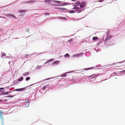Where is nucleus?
<instances>
[{
    "label": "nucleus",
    "instance_id": "obj_1",
    "mask_svg": "<svg viewBox=\"0 0 125 125\" xmlns=\"http://www.w3.org/2000/svg\"><path fill=\"white\" fill-rule=\"evenodd\" d=\"M73 6H74V7L73 8H72V9H74L76 10H75V12H77V13H80L82 10V8H81L80 7H78L77 5H73Z\"/></svg>",
    "mask_w": 125,
    "mask_h": 125
},
{
    "label": "nucleus",
    "instance_id": "obj_2",
    "mask_svg": "<svg viewBox=\"0 0 125 125\" xmlns=\"http://www.w3.org/2000/svg\"><path fill=\"white\" fill-rule=\"evenodd\" d=\"M75 3L76 4L80 5V7L81 8H84L86 5L85 2V1H82L81 3L80 1H77L75 2Z\"/></svg>",
    "mask_w": 125,
    "mask_h": 125
},
{
    "label": "nucleus",
    "instance_id": "obj_3",
    "mask_svg": "<svg viewBox=\"0 0 125 125\" xmlns=\"http://www.w3.org/2000/svg\"><path fill=\"white\" fill-rule=\"evenodd\" d=\"M6 15L9 17H10V18H16V17L14 15L11 14H7Z\"/></svg>",
    "mask_w": 125,
    "mask_h": 125
},
{
    "label": "nucleus",
    "instance_id": "obj_4",
    "mask_svg": "<svg viewBox=\"0 0 125 125\" xmlns=\"http://www.w3.org/2000/svg\"><path fill=\"white\" fill-rule=\"evenodd\" d=\"M113 36L111 35H110L109 36L107 37L105 39V41L108 40L109 39H110Z\"/></svg>",
    "mask_w": 125,
    "mask_h": 125
},
{
    "label": "nucleus",
    "instance_id": "obj_5",
    "mask_svg": "<svg viewBox=\"0 0 125 125\" xmlns=\"http://www.w3.org/2000/svg\"><path fill=\"white\" fill-rule=\"evenodd\" d=\"M3 113L1 112H0V117L2 121L3 120V117L2 116V115H3Z\"/></svg>",
    "mask_w": 125,
    "mask_h": 125
},
{
    "label": "nucleus",
    "instance_id": "obj_6",
    "mask_svg": "<svg viewBox=\"0 0 125 125\" xmlns=\"http://www.w3.org/2000/svg\"><path fill=\"white\" fill-rule=\"evenodd\" d=\"M25 89V88H20V89H17L15 90L14 91H21L22 90H24V89Z\"/></svg>",
    "mask_w": 125,
    "mask_h": 125
},
{
    "label": "nucleus",
    "instance_id": "obj_7",
    "mask_svg": "<svg viewBox=\"0 0 125 125\" xmlns=\"http://www.w3.org/2000/svg\"><path fill=\"white\" fill-rule=\"evenodd\" d=\"M52 1L51 0H45V2L46 3L49 4V3L51 2Z\"/></svg>",
    "mask_w": 125,
    "mask_h": 125
},
{
    "label": "nucleus",
    "instance_id": "obj_8",
    "mask_svg": "<svg viewBox=\"0 0 125 125\" xmlns=\"http://www.w3.org/2000/svg\"><path fill=\"white\" fill-rule=\"evenodd\" d=\"M5 91V90L3 88H0V92L2 93L3 92Z\"/></svg>",
    "mask_w": 125,
    "mask_h": 125
},
{
    "label": "nucleus",
    "instance_id": "obj_9",
    "mask_svg": "<svg viewBox=\"0 0 125 125\" xmlns=\"http://www.w3.org/2000/svg\"><path fill=\"white\" fill-rule=\"evenodd\" d=\"M29 73L28 72L24 73L22 74V75L23 76H24L28 75Z\"/></svg>",
    "mask_w": 125,
    "mask_h": 125
},
{
    "label": "nucleus",
    "instance_id": "obj_10",
    "mask_svg": "<svg viewBox=\"0 0 125 125\" xmlns=\"http://www.w3.org/2000/svg\"><path fill=\"white\" fill-rule=\"evenodd\" d=\"M52 1H53L55 3H61V1H56V0H52Z\"/></svg>",
    "mask_w": 125,
    "mask_h": 125
},
{
    "label": "nucleus",
    "instance_id": "obj_11",
    "mask_svg": "<svg viewBox=\"0 0 125 125\" xmlns=\"http://www.w3.org/2000/svg\"><path fill=\"white\" fill-rule=\"evenodd\" d=\"M58 9L59 10H65V8H58Z\"/></svg>",
    "mask_w": 125,
    "mask_h": 125
},
{
    "label": "nucleus",
    "instance_id": "obj_12",
    "mask_svg": "<svg viewBox=\"0 0 125 125\" xmlns=\"http://www.w3.org/2000/svg\"><path fill=\"white\" fill-rule=\"evenodd\" d=\"M98 38L97 37H94L93 38V40L94 41H95L98 39Z\"/></svg>",
    "mask_w": 125,
    "mask_h": 125
},
{
    "label": "nucleus",
    "instance_id": "obj_13",
    "mask_svg": "<svg viewBox=\"0 0 125 125\" xmlns=\"http://www.w3.org/2000/svg\"><path fill=\"white\" fill-rule=\"evenodd\" d=\"M53 60V59H50V60H48V61H46L45 62V63H46L48 62H50L51 61H52Z\"/></svg>",
    "mask_w": 125,
    "mask_h": 125
},
{
    "label": "nucleus",
    "instance_id": "obj_14",
    "mask_svg": "<svg viewBox=\"0 0 125 125\" xmlns=\"http://www.w3.org/2000/svg\"><path fill=\"white\" fill-rule=\"evenodd\" d=\"M75 12V11H73V10L70 11H68V12L69 13H74Z\"/></svg>",
    "mask_w": 125,
    "mask_h": 125
},
{
    "label": "nucleus",
    "instance_id": "obj_15",
    "mask_svg": "<svg viewBox=\"0 0 125 125\" xmlns=\"http://www.w3.org/2000/svg\"><path fill=\"white\" fill-rule=\"evenodd\" d=\"M110 32V31L109 30L107 31V32H106L107 35H109Z\"/></svg>",
    "mask_w": 125,
    "mask_h": 125
},
{
    "label": "nucleus",
    "instance_id": "obj_16",
    "mask_svg": "<svg viewBox=\"0 0 125 125\" xmlns=\"http://www.w3.org/2000/svg\"><path fill=\"white\" fill-rule=\"evenodd\" d=\"M59 62V61H56L54 62L53 63L54 64H57Z\"/></svg>",
    "mask_w": 125,
    "mask_h": 125
},
{
    "label": "nucleus",
    "instance_id": "obj_17",
    "mask_svg": "<svg viewBox=\"0 0 125 125\" xmlns=\"http://www.w3.org/2000/svg\"><path fill=\"white\" fill-rule=\"evenodd\" d=\"M30 79V78L29 77H27L26 78V81H28Z\"/></svg>",
    "mask_w": 125,
    "mask_h": 125
},
{
    "label": "nucleus",
    "instance_id": "obj_18",
    "mask_svg": "<svg viewBox=\"0 0 125 125\" xmlns=\"http://www.w3.org/2000/svg\"><path fill=\"white\" fill-rule=\"evenodd\" d=\"M64 56L65 57H69L70 55L68 53H67L66 54L64 55Z\"/></svg>",
    "mask_w": 125,
    "mask_h": 125
},
{
    "label": "nucleus",
    "instance_id": "obj_19",
    "mask_svg": "<svg viewBox=\"0 0 125 125\" xmlns=\"http://www.w3.org/2000/svg\"><path fill=\"white\" fill-rule=\"evenodd\" d=\"M26 31L27 32H28L30 31V30L29 28H27L26 29Z\"/></svg>",
    "mask_w": 125,
    "mask_h": 125
},
{
    "label": "nucleus",
    "instance_id": "obj_20",
    "mask_svg": "<svg viewBox=\"0 0 125 125\" xmlns=\"http://www.w3.org/2000/svg\"><path fill=\"white\" fill-rule=\"evenodd\" d=\"M6 55V53H3L2 54V55L1 57H2L3 56H5Z\"/></svg>",
    "mask_w": 125,
    "mask_h": 125
},
{
    "label": "nucleus",
    "instance_id": "obj_21",
    "mask_svg": "<svg viewBox=\"0 0 125 125\" xmlns=\"http://www.w3.org/2000/svg\"><path fill=\"white\" fill-rule=\"evenodd\" d=\"M46 87V86H44L42 88V89H45Z\"/></svg>",
    "mask_w": 125,
    "mask_h": 125
},
{
    "label": "nucleus",
    "instance_id": "obj_22",
    "mask_svg": "<svg viewBox=\"0 0 125 125\" xmlns=\"http://www.w3.org/2000/svg\"><path fill=\"white\" fill-rule=\"evenodd\" d=\"M41 66H37V69H39L40 68H41Z\"/></svg>",
    "mask_w": 125,
    "mask_h": 125
},
{
    "label": "nucleus",
    "instance_id": "obj_23",
    "mask_svg": "<svg viewBox=\"0 0 125 125\" xmlns=\"http://www.w3.org/2000/svg\"><path fill=\"white\" fill-rule=\"evenodd\" d=\"M25 12V11L24 10H21L20 11V12L21 13H22V12Z\"/></svg>",
    "mask_w": 125,
    "mask_h": 125
},
{
    "label": "nucleus",
    "instance_id": "obj_24",
    "mask_svg": "<svg viewBox=\"0 0 125 125\" xmlns=\"http://www.w3.org/2000/svg\"><path fill=\"white\" fill-rule=\"evenodd\" d=\"M66 75V74H64L62 75H61L62 77H65V76Z\"/></svg>",
    "mask_w": 125,
    "mask_h": 125
},
{
    "label": "nucleus",
    "instance_id": "obj_25",
    "mask_svg": "<svg viewBox=\"0 0 125 125\" xmlns=\"http://www.w3.org/2000/svg\"><path fill=\"white\" fill-rule=\"evenodd\" d=\"M44 14L46 15H49V13H45Z\"/></svg>",
    "mask_w": 125,
    "mask_h": 125
},
{
    "label": "nucleus",
    "instance_id": "obj_26",
    "mask_svg": "<svg viewBox=\"0 0 125 125\" xmlns=\"http://www.w3.org/2000/svg\"><path fill=\"white\" fill-rule=\"evenodd\" d=\"M32 1H27V2H26V3H30Z\"/></svg>",
    "mask_w": 125,
    "mask_h": 125
},
{
    "label": "nucleus",
    "instance_id": "obj_27",
    "mask_svg": "<svg viewBox=\"0 0 125 125\" xmlns=\"http://www.w3.org/2000/svg\"><path fill=\"white\" fill-rule=\"evenodd\" d=\"M20 79H21V80H22L23 79V78L22 77H20Z\"/></svg>",
    "mask_w": 125,
    "mask_h": 125
},
{
    "label": "nucleus",
    "instance_id": "obj_28",
    "mask_svg": "<svg viewBox=\"0 0 125 125\" xmlns=\"http://www.w3.org/2000/svg\"><path fill=\"white\" fill-rule=\"evenodd\" d=\"M72 41V39H70L68 40V42H71Z\"/></svg>",
    "mask_w": 125,
    "mask_h": 125
},
{
    "label": "nucleus",
    "instance_id": "obj_29",
    "mask_svg": "<svg viewBox=\"0 0 125 125\" xmlns=\"http://www.w3.org/2000/svg\"><path fill=\"white\" fill-rule=\"evenodd\" d=\"M78 55L77 54H74L73 55V56L75 57L76 56V55Z\"/></svg>",
    "mask_w": 125,
    "mask_h": 125
},
{
    "label": "nucleus",
    "instance_id": "obj_30",
    "mask_svg": "<svg viewBox=\"0 0 125 125\" xmlns=\"http://www.w3.org/2000/svg\"><path fill=\"white\" fill-rule=\"evenodd\" d=\"M103 0H99V2H102Z\"/></svg>",
    "mask_w": 125,
    "mask_h": 125
},
{
    "label": "nucleus",
    "instance_id": "obj_31",
    "mask_svg": "<svg viewBox=\"0 0 125 125\" xmlns=\"http://www.w3.org/2000/svg\"><path fill=\"white\" fill-rule=\"evenodd\" d=\"M95 75L94 76L93 78H94L97 75Z\"/></svg>",
    "mask_w": 125,
    "mask_h": 125
},
{
    "label": "nucleus",
    "instance_id": "obj_32",
    "mask_svg": "<svg viewBox=\"0 0 125 125\" xmlns=\"http://www.w3.org/2000/svg\"><path fill=\"white\" fill-rule=\"evenodd\" d=\"M18 81H22V80H21V79H19L18 80Z\"/></svg>",
    "mask_w": 125,
    "mask_h": 125
},
{
    "label": "nucleus",
    "instance_id": "obj_33",
    "mask_svg": "<svg viewBox=\"0 0 125 125\" xmlns=\"http://www.w3.org/2000/svg\"><path fill=\"white\" fill-rule=\"evenodd\" d=\"M28 55H26H26H25V57H27V56H28Z\"/></svg>",
    "mask_w": 125,
    "mask_h": 125
},
{
    "label": "nucleus",
    "instance_id": "obj_34",
    "mask_svg": "<svg viewBox=\"0 0 125 125\" xmlns=\"http://www.w3.org/2000/svg\"><path fill=\"white\" fill-rule=\"evenodd\" d=\"M71 0L73 1H75V0Z\"/></svg>",
    "mask_w": 125,
    "mask_h": 125
},
{
    "label": "nucleus",
    "instance_id": "obj_35",
    "mask_svg": "<svg viewBox=\"0 0 125 125\" xmlns=\"http://www.w3.org/2000/svg\"><path fill=\"white\" fill-rule=\"evenodd\" d=\"M2 100H0V102H2Z\"/></svg>",
    "mask_w": 125,
    "mask_h": 125
},
{
    "label": "nucleus",
    "instance_id": "obj_36",
    "mask_svg": "<svg viewBox=\"0 0 125 125\" xmlns=\"http://www.w3.org/2000/svg\"><path fill=\"white\" fill-rule=\"evenodd\" d=\"M123 72H125V70L123 71Z\"/></svg>",
    "mask_w": 125,
    "mask_h": 125
},
{
    "label": "nucleus",
    "instance_id": "obj_37",
    "mask_svg": "<svg viewBox=\"0 0 125 125\" xmlns=\"http://www.w3.org/2000/svg\"><path fill=\"white\" fill-rule=\"evenodd\" d=\"M6 93V94H8V93Z\"/></svg>",
    "mask_w": 125,
    "mask_h": 125
},
{
    "label": "nucleus",
    "instance_id": "obj_38",
    "mask_svg": "<svg viewBox=\"0 0 125 125\" xmlns=\"http://www.w3.org/2000/svg\"><path fill=\"white\" fill-rule=\"evenodd\" d=\"M64 4V5H66V4Z\"/></svg>",
    "mask_w": 125,
    "mask_h": 125
},
{
    "label": "nucleus",
    "instance_id": "obj_39",
    "mask_svg": "<svg viewBox=\"0 0 125 125\" xmlns=\"http://www.w3.org/2000/svg\"><path fill=\"white\" fill-rule=\"evenodd\" d=\"M2 125H3V123H2Z\"/></svg>",
    "mask_w": 125,
    "mask_h": 125
},
{
    "label": "nucleus",
    "instance_id": "obj_40",
    "mask_svg": "<svg viewBox=\"0 0 125 125\" xmlns=\"http://www.w3.org/2000/svg\"><path fill=\"white\" fill-rule=\"evenodd\" d=\"M1 16H0V18H1Z\"/></svg>",
    "mask_w": 125,
    "mask_h": 125
},
{
    "label": "nucleus",
    "instance_id": "obj_41",
    "mask_svg": "<svg viewBox=\"0 0 125 125\" xmlns=\"http://www.w3.org/2000/svg\"><path fill=\"white\" fill-rule=\"evenodd\" d=\"M31 85H30V86H31Z\"/></svg>",
    "mask_w": 125,
    "mask_h": 125
}]
</instances>
